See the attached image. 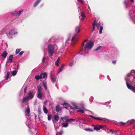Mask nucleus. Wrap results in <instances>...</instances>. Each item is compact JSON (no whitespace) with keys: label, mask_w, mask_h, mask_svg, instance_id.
Returning <instances> with one entry per match:
<instances>
[{"label":"nucleus","mask_w":135,"mask_h":135,"mask_svg":"<svg viewBox=\"0 0 135 135\" xmlns=\"http://www.w3.org/2000/svg\"><path fill=\"white\" fill-rule=\"evenodd\" d=\"M69 123V122L62 123V127H68V124Z\"/></svg>","instance_id":"2eb2a0df"},{"label":"nucleus","mask_w":135,"mask_h":135,"mask_svg":"<svg viewBox=\"0 0 135 135\" xmlns=\"http://www.w3.org/2000/svg\"><path fill=\"white\" fill-rule=\"evenodd\" d=\"M29 121H30V120H27V122L26 123V124L27 125V122H29Z\"/></svg>","instance_id":"13d9d810"},{"label":"nucleus","mask_w":135,"mask_h":135,"mask_svg":"<svg viewBox=\"0 0 135 135\" xmlns=\"http://www.w3.org/2000/svg\"><path fill=\"white\" fill-rule=\"evenodd\" d=\"M81 15L82 17V19H84L85 18V15L84 12H81Z\"/></svg>","instance_id":"4be33fe9"},{"label":"nucleus","mask_w":135,"mask_h":135,"mask_svg":"<svg viewBox=\"0 0 135 135\" xmlns=\"http://www.w3.org/2000/svg\"><path fill=\"white\" fill-rule=\"evenodd\" d=\"M41 0H36L33 4V6L35 7L40 2Z\"/></svg>","instance_id":"6ab92c4d"},{"label":"nucleus","mask_w":135,"mask_h":135,"mask_svg":"<svg viewBox=\"0 0 135 135\" xmlns=\"http://www.w3.org/2000/svg\"><path fill=\"white\" fill-rule=\"evenodd\" d=\"M42 78H45L47 76V75L46 73H42Z\"/></svg>","instance_id":"c756f323"},{"label":"nucleus","mask_w":135,"mask_h":135,"mask_svg":"<svg viewBox=\"0 0 135 135\" xmlns=\"http://www.w3.org/2000/svg\"><path fill=\"white\" fill-rule=\"evenodd\" d=\"M38 88L37 91L38 92H41L42 90V88L41 86H37Z\"/></svg>","instance_id":"a878e982"},{"label":"nucleus","mask_w":135,"mask_h":135,"mask_svg":"<svg viewBox=\"0 0 135 135\" xmlns=\"http://www.w3.org/2000/svg\"><path fill=\"white\" fill-rule=\"evenodd\" d=\"M13 31H10L9 32V34L10 35H13Z\"/></svg>","instance_id":"a19ab883"},{"label":"nucleus","mask_w":135,"mask_h":135,"mask_svg":"<svg viewBox=\"0 0 135 135\" xmlns=\"http://www.w3.org/2000/svg\"><path fill=\"white\" fill-rule=\"evenodd\" d=\"M85 110H87V111H90V112H91V113L92 114L93 113L92 112H91V111H89V110H85Z\"/></svg>","instance_id":"e2e57ef3"},{"label":"nucleus","mask_w":135,"mask_h":135,"mask_svg":"<svg viewBox=\"0 0 135 135\" xmlns=\"http://www.w3.org/2000/svg\"><path fill=\"white\" fill-rule=\"evenodd\" d=\"M27 89V86H26L24 89V92L25 93H26V92Z\"/></svg>","instance_id":"37998d69"},{"label":"nucleus","mask_w":135,"mask_h":135,"mask_svg":"<svg viewBox=\"0 0 135 135\" xmlns=\"http://www.w3.org/2000/svg\"><path fill=\"white\" fill-rule=\"evenodd\" d=\"M64 65H65L64 64H63L62 65V66L60 67L59 70L57 71V74H58L60 72H61L62 71V70L63 69V68H64Z\"/></svg>","instance_id":"dca6fc26"},{"label":"nucleus","mask_w":135,"mask_h":135,"mask_svg":"<svg viewBox=\"0 0 135 135\" xmlns=\"http://www.w3.org/2000/svg\"><path fill=\"white\" fill-rule=\"evenodd\" d=\"M60 58L59 57L57 60L55 62V65L57 66H59V62Z\"/></svg>","instance_id":"cd10ccee"},{"label":"nucleus","mask_w":135,"mask_h":135,"mask_svg":"<svg viewBox=\"0 0 135 135\" xmlns=\"http://www.w3.org/2000/svg\"><path fill=\"white\" fill-rule=\"evenodd\" d=\"M101 24L100 23H97V25H96L97 27V29H99V27L101 26Z\"/></svg>","instance_id":"ea45409f"},{"label":"nucleus","mask_w":135,"mask_h":135,"mask_svg":"<svg viewBox=\"0 0 135 135\" xmlns=\"http://www.w3.org/2000/svg\"><path fill=\"white\" fill-rule=\"evenodd\" d=\"M63 132V131H61L59 133L58 135H62V133Z\"/></svg>","instance_id":"49530a36"},{"label":"nucleus","mask_w":135,"mask_h":135,"mask_svg":"<svg viewBox=\"0 0 135 135\" xmlns=\"http://www.w3.org/2000/svg\"><path fill=\"white\" fill-rule=\"evenodd\" d=\"M69 117L68 116H66L64 117V119L65 120L66 122H69L70 123V121L71 120H75L74 119H68Z\"/></svg>","instance_id":"6e6552de"},{"label":"nucleus","mask_w":135,"mask_h":135,"mask_svg":"<svg viewBox=\"0 0 135 135\" xmlns=\"http://www.w3.org/2000/svg\"><path fill=\"white\" fill-rule=\"evenodd\" d=\"M77 34H75L74 35V36L72 37L71 39L72 41H73L74 40L75 38V37L77 36Z\"/></svg>","instance_id":"f704fd0d"},{"label":"nucleus","mask_w":135,"mask_h":135,"mask_svg":"<svg viewBox=\"0 0 135 135\" xmlns=\"http://www.w3.org/2000/svg\"><path fill=\"white\" fill-rule=\"evenodd\" d=\"M102 47V46H99L97 48L94 50V51H97L100 50Z\"/></svg>","instance_id":"2f4dec72"},{"label":"nucleus","mask_w":135,"mask_h":135,"mask_svg":"<svg viewBox=\"0 0 135 135\" xmlns=\"http://www.w3.org/2000/svg\"><path fill=\"white\" fill-rule=\"evenodd\" d=\"M127 124L128 125H129L133 124L134 127V126L135 125V120L133 119L129 120L127 122Z\"/></svg>","instance_id":"0eeeda50"},{"label":"nucleus","mask_w":135,"mask_h":135,"mask_svg":"<svg viewBox=\"0 0 135 135\" xmlns=\"http://www.w3.org/2000/svg\"><path fill=\"white\" fill-rule=\"evenodd\" d=\"M34 96V94L33 92L30 91L28 92V95L25 97L23 99L22 101H27L30 99L32 98Z\"/></svg>","instance_id":"20e7f679"},{"label":"nucleus","mask_w":135,"mask_h":135,"mask_svg":"<svg viewBox=\"0 0 135 135\" xmlns=\"http://www.w3.org/2000/svg\"><path fill=\"white\" fill-rule=\"evenodd\" d=\"M30 112V111L29 108V107H28L26 108V111L25 112V114L26 116H29Z\"/></svg>","instance_id":"1a4fd4ad"},{"label":"nucleus","mask_w":135,"mask_h":135,"mask_svg":"<svg viewBox=\"0 0 135 135\" xmlns=\"http://www.w3.org/2000/svg\"><path fill=\"white\" fill-rule=\"evenodd\" d=\"M95 28V27L93 26V31H94Z\"/></svg>","instance_id":"4d7b16f0"},{"label":"nucleus","mask_w":135,"mask_h":135,"mask_svg":"<svg viewBox=\"0 0 135 135\" xmlns=\"http://www.w3.org/2000/svg\"><path fill=\"white\" fill-rule=\"evenodd\" d=\"M35 78L36 80H39L41 79V77L39 75H36L35 76Z\"/></svg>","instance_id":"473e14b6"},{"label":"nucleus","mask_w":135,"mask_h":135,"mask_svg":"<svg viewBox=\"0 0 135 135\" xmlns=\"http://www.w3.org/2000/svg\"><path fill=\"white\" fill-rule=\"evenodd\" d=\"M77 119L78 120H85V119L84 118H81L80 117H78L77 118Z\"/></svg>","instance_id":"c9c22d12"},{"label":"nucleus","mask_w":135,"mask_h":135,"mask_svg":"<svg viewBox=\"0 0 135 135\" xmlns=\"http://www.w3.org/2000/svg\"><path fill=\"white\" fill-rule=\"evenodd\" d=\"M10 73L9 72H7V74L6 76L5 77V79L6 80H7L9 78Z\"/></svg>","instance_id":"5701e85b"},{"label":"nucleus","mask_w":135,"mask_h":135,"mask_svg":"<svg viewBox=\"0 0 135 135\" xmlns=\"http://www.w3.org/2000/svg\"><path fill=\"white\" fill-rule=\"evenodd\" d=\"M73 106L74 108L76 109H78L77 110V112H80L81 113H84V110L83 109H80V108L84 109L85 106L84 104L82 105L81 106L79 105H78L75 103L73 104Z\"/></svg>","instance_id":"f03ea898"},{"label":"nucleus","mask_w":135,"mask_h":135,"mask_svg":"<svg viewBox=\"0 0 135 135\" xmlns=\"http://www.w3.org/2000/svg\"><path fill=\"white\" fill-rule=\"evenodd\" d=\"M54 119L57 122L59 119V117L57 115H55L54 116Z\"/></svg>","instance_id":"bb28decb"},{"label":"nucleus","mask_w":135,"mask_h":135,"mask_svg":"<svg viewBox=\"0 0 135 135\" xmlns=\"http://www.w3.org/2000/svg\"><path fill=\"white\" fill-rule=\"evenodd\" d=\"M11 13L12 15H16V14L15 13V11L13 12H11Z\"/></svg>","instance_id":"c03bdc74"},{"label":"nucleus","mask_w":135,"mask_h":135,"mask_svg":"<svg viewBox=\"0 0 135 135\" xmlns=\"http://www.w3.org/2000/svg\"><path fill=\"white\" fill-rule=\"evenodd\" d=\"M43 110L44 113L45 114H47L48 112V110L45 107L44 105L43 106Z\"/></svg>","instance_id":"393cba45"},{"label":"nucleus","mask_w":135,"mask_h":135,"mask_svg":"<svg viewBox=\"0 0 135 135\" xmlns=\"http://www.w3.org/2000/svg\"><path fill=\"white\" fill-rule=\"evenodd\" d=\"M110 132H111L112 134H113L114 133V132L112 130H110Z\"/></svg>","instance_id":"603ef678"},{"label":"nucleus","mask_w":135,"mask_h":135,"mask_svg":"<svg viewBox=\"0 0 135 135\" xmlns=\"http://www.w3.org/2000/svg\"><path fill=\"white\" fill-rule=\"evenodd\" d=\"M89 116L90 117H92L95 119H97V120H103L104 121H105V119H104L103 118H100V117H94L92 115H89Z\"/></svg>","instance_id":"f8f14e48"},{"label":"nucleus","mask_w":135,"mask_h":135,"mask_svg":"<svg viewBox=\"0 0 135 135\" xmlns=\"http://www.w3.org/2000/svg\"><path fill=\"white\" fill-rule=\"evenodd\" d=\"M126 123H124L123 122H120V124L122 125H124Z\"/></svg>","instance_id":"a18cd8bd"},{"label":"nucleus","mask_w":135,"mask_h":135,"mask_svg":"<svg viewBox=\"0 0 135 135\" xmlns=\"http://www.w3.org/2000/svg\"><path fill=\"white\" fill-rule=\"evenodd\" d=\"M63 104L64 105V107L65 108L67 109H68V107L69 106V104L68 103L65 102L64 103H63Z\"/></svg>","instance_id":"aec40b11"},{"label":"nucleus","mask_w":135,"mask_h":135,"mask_svg":"<svg viewBox=\"0 0 135 135\" xmlns=\"http://www.w3.org/2000/svg\"><path fill=\"white\" fill-rule=\"evenodd\" d=\"M45 59L44 58H43V60H44Z\"/></svg>","instance_id":"774afa93"},{"label":"nucleus","mask_w":135,"mask_h":135,"mask_svg":"<svg viewBox=\"0 0 135 135\" xmlns=\"http://www.w3.org/2000/svg\"><path fill=\"white\" fill-rule=\"evenodd\" d=\"M24 52V51H22L21 52L19 53V55L20 56L22 55V54Z\"/></svg>","instance_id":"79ce46f5"},{"label":"nucleus","mask_w":135,"mask_h":135,"mask_svg":"<svg viewBox=\"0 0 135 135\" xmlns=\"http://www.w3.org/2000/svg\"><path fill=\"white\" fill-rule=\"evenodd\" d=\"M109 102H105L104 103V104L106 105L107 106H108L109 104Z\"/></svg>","instance_id":"4c0bfd02"},{"label":"nucleus","mask_w":135,"mask_h":135,"mask_svg":"<svg viewBox=\"0 0 135 135\" xmlns=\"http://www.w3.org/2000/svg\"><path fill=\"white\" fill-rule=\"evenodd\" d=\"M13 58V55H11L9 56V58L8 59V62H9L10 63H11L12 62Z\"/></svg>","instance_id":"f3484780"},{"label":"nucleus","mask_w":135,"mask_h":135,"mask_svg":"<svg viewBox=\"0 0 135 135\" xmlns=\"http://www.w3.org/2000/svg\"><path fill=\"white\" fill-rule=\"evenodd\" d=\"M47 82L46 81H44L42 82V84L44 85V88L46 90L47 89Z\"/></svg>","instance_id":"a211bd4d"},{"label":"nucleus","mask_w":135,"mask_h":135,"mask_svg":"<svg viewBox=\"0 0 135 135\" xmlns=\"http://www.w3.org/2000/svg\"><path fill=\"white\" fill-rule=\"evenodd\" d=\"M97 25V24L95 23H93V26L95 27V26Z\"/></svg>","instance_id":"6e6d98bb"},{"label":"nucleus","mask_w":135,"mask_h":135,"mask_svg":"<svg viewBox=\"0 0 135 135\" xmlns=\"http://www.w3.org/2000/svg\"><path fill=\"white\" fill-rule=\"evenodd\" d=\"M22 11H15V13L16 14V15H18V16H19L22 12Z\"/></svg>","instance_id":"b1692460"},{"label":"nucleus","mask_w":135,"mask_h":135,"mask_svg":"<svg viewBox=\"0 0 135 135\" xmlns=\"http://www.w3.org/2000/svg\"><path fill=\"white\" fill-rule=\"evenodd\" d=\"M103 29V27L102 26H101L100 27V29H99V33L101 34L102 33V31Z\"/></svg>","instance_id":"7c9ffc66"},{"label":"nucleus","mask_w":135,"mask_h":135,"mask_svg":"<svg viewBox=\"0 0 135 135\" xmlns=\"http://www.w3.org/2000/svg\"><path fill=\"white\" fill-rule=\"evenodd\" d=\"M8 54L7 53L6 51L3 52V53L1 54V56L4 59H5Z\"/></svg>","instance_id":"4468645a"},{"label":"nucleus","mask_w":135,"mask_h":135,"mask_svg":"<svg viewBox=\"0 0 135 135\" xmlns=\"http://www.w3.org/2000/svg\"><path fill=\"white\" fill-rule=\"evenodd\" d=\"M88 40V39H86V40H85L83 41V42L84 43L86 41Z\"/></svg>","instance_id":"052dcab7"},{"label":"nucleus","mask_w":135,"mask_h":135,"mask_svg":"<svg viewBox=\"0 0 135 135\" xmlns=\"http://www.w3.org/2000/svg\"><path fill=\"white\" fill-rule=\"evenodd\" d=\"M51 79L53 83H55L56 81V78L53 75H51L50 76Z\"/></svg>","instance_id":"9b49d317"},{"label":"nucleus","mask_w":135,"mask_h":135,"mask_svg":"<svg viewBox=\"0 0 135 135\" xmlns=\"http://www.w3.org/2000/svg\"><path fill=\"white\" fill-rule=\"evenodd\" d=\"M134 17H135V18H133V19L135 21V16Z\"/></svg>","instance_id":"338daca9"},{"label":"nucleus","mask_w":135,"mask_h":135,"mask_svg":"<svg viewBox=\"0 0 135 135\" xmlns=\"http://www.w3.org/2000/svg\"><path fill=\"white\" fill-rule=\"evenodd\" d=\"M84 42H83V44H82V47H83L84 46Z\"/></svg>","instance_id":"bf43d9fd"},{"label":"nucleus","mask_w":135,"mask_h":135,"mask_svg":"<svg viewBox=\"0 0 135 135\" xmlns=\"http://www.w3.org/2000/svg\"><path fill=\"white\" fill-rule=\"evenodd\" d=\"M74 60H73L70 63L69 65V66H72L74 65Z\"/></svg>","instance_id":"e433bc0d"},{"label":"nucleus","mask_w":135,"mask_h":135,"mask_svg":"<svg viewBox=\"0 0 135 135\" xmlns=\"http://www.w3.org/2000/svg\"><path fill=\"white\" fill-rule=\"evenodd\" d=\"M21 50V49H17L16 51V54H18Z\"/></svg>","instance_id":"72a5a7b5"},{"label":"nucleus","mask_w":135,"mask_h":135,"mask_svg":"<svg viewBox=\"0 0 135 135\" xmlns=\"http://www.w3.org/2000/svg\"><path fill=\"white\" fill-rule=\"evenodd\" d=\"M17 32H16L15 33H14V34H17Z\"/></svg>","instance_id":"0e129e2a"},{"label":"nucleus","mask_w":135,"mask_h":135,"mask_svg":"<svg viewBox=\"0 0 135 135\" xmlns=\"http://www.w3.org/2000/svg\"><path fill=\"white\" fill-rule=\"evenodd\" d=\"M78 1H79V2H81V3H83V1H82L81 0H77Z\"/></svg>","instance_id":"3c124183"},{"label":"nucleus","mask_w":135,"mask_h":135,"mask_svg":"<svg viewBox=\"0 0 135 135\" xmlns=\"http://www.w3.org/2000/svg\"><path fill=\"white\" fill-rule=\"evenodd\" d=\"M17 73V71L16 70L13 71L12 73L11 74L13 76H15Z\"/></svg>","instance_id":"c85d7f7f"},{"label":"nucleus","mask_w":135,"mask_h":135,"mask_svg":"<svg viewBox=\"0 0 135 135\" xmlns=\"http://www.w3.org/2000/svg\"><path fill=\"white\" fill-rule=\"evenodd\" d=\"M51 116L50 115H48V120H51Z\"/></svg>","instance_id":"58836bf2"},{"label":"nucleus","mask_w":135,"mask_h":135,"mask_svg":"<svg viewBox=\"0 0 135 135\" xmlns=\"http://www.w3.org/2000/svg\"><path fill=\"white\" fill-rule=\"evenodd\" d=\"M61 107L58 104L56 105V112L57 113L60 112V111L61 110Z\"/></svg>","instance_id":"9d476101"},{"label":"nucleus","mask_w":135,"mask_h":135,"mask_svg":"<svg viewBox=\"0 0 135 135\" xmlns=\"http://www.w3.org/2000/svg\"><path fill=\"white\" fill-rule=\"evenodd\" d=\"M124 3L126 5H127L128 4V2L126 1H124Z\"/></svg>","instance_id":"de8ad7c7"},{"label":"nucleus","mask_w":135,"mask_h":135,"mask_svg":"<svg viewBox=\"0 0 135 135\" xmlns=\"http://www.w3.org/2000/svg\"><path fill=\"white\" fill-rule=\"evenodd\" d=\"M94 44L91 42H87L86 44V45L84 47V50H80V52L84 51V52L86 53H87L88 52V50L87 49H90L93 46Z\"/></svg>","instance_id":"f257e3e1"},{"label":"nucleus","mask_w":135,"mask_h":135,"mask_svg":"<svg viewBox=\"0 0 135 135\" xmlns=\"http://www.w3.org/2000/svg\"><path fill=\"white\" fill-rule=\"evenodd\" d=\"M112 63L114 64H115L116 63V61L115 60H113L112 61Z\"/></svg>","instance_id":"09e8293b"},{"label":"nucleus","mask_w":135,"mask_h":135,"mask_svg":"<svg viewBox=\"0 0 135 135\" xmlns=\"http://www.w3.org/2000/svg\"><path fill=\"white\" fill-rule=\"evenodd\" d=\"M42 73H41L40 75H39L40 76V77H41V79H42V76H43V75H42Z\"/></svg>","instance_id":"8fccbe9b"},{"label":"nucleus","mask_w":135,"mask_h":135,"mask_svg":"<svg viewBox=\"0 0 135 135\" xmlns=\"http://www.w3.org/2000/svg\"><path fill=\"white\" fill-rule=\"evenodd\" d=\"M41 92H38V95L37 96V97L40 99H42V94H41Z\"/></svg>","instance_id":"412c9836"},{"label":"nucleus","mask_w":135,"mask_h":135,"mask_svg":"<svg viewBox=\"0 0 135 135\" xmlns=\"http://www.w3.org/2000/svg\"><path fill=\"white\" fill-rule=\"evenodd\" d=\"M127 86L128 88L134 92H135V87L129 85L127 83H126Z\"/></svg>","instance_id":"39448f33"},{"label":"nucleus","mask_w":135,"mask_h":135,"mask_svg":"<svg viewBox=\"0 0 135 135\" xmlns=\"http://www.w3.org/2000/svg\"><path fill=\"white\" fill-rule=\"evenodd\" d=\"M80 28L79 26H78L75 28V33H76V34H77V35L80 32Z\"/></svg>","instance_id":"ddd939ff"},{"label":"nucleus","mask_w":135,"mask_h":135,"mask_svg":"<svg viewBox=\"0 0 135 135\" xmlns=\"http://www.w3.org/2000/svg\"><path fill=\"white\" fill-rule=\"evenodd\" d=\"M61 119H64V117H61L60 118Z\"/></svg>","instance_id":"680f3d73"},{"label":"nucleus","mask_w":135,"mask_h":135,"mask_svg":"<svg viewBox=\"0 0 135 135\" xmlns=\"http://www.w3.org/2000/svg\"><path fill=\"white\" fill-rule=\"evenodd\" d=\"M86 131H90L91 130H90V129H87V130H86Z\"/></svg>","instance_id":"69168bd1"},{"label":"nucleus","mask_w":135,"mask_h":135,"mask_svg":"<svg viewBox=\"0 0 135 135\" xmlns=\"http://www.w3.org/2000/svg\"><path fill=\"white\" fill-rule=\"evenodd\" d=\"M103 126L102 125H94V129L97 131H98L100 129H102L103 127Z\"/></svg>","instance_id":"423d86ee"},{"label":"nucleus","mask_w":135,"mask_h":135,"mask_svg":"<svg viewBox=\"0 0 135 135\" xmlns=\"http://www.w3.org/2000/svg\"><path fill=\"white\" fill-rule=\"evenodd\" d=\"M19 67H20V66H19V64H17V69H19Z\"/></svg>","instance_id":"864d4df0"},{"label":"nucleus","mask_w":135,"mask_h":135,"mask_svg":"<svg viewBox=\"0 0 135 135\" xmlns=\"http://www.w3.org/2000/svg\"><path fill=\"white\" fill-rule=\"evenodd\" d=\"M48 49L49 56L50 57L52 56L55 52V49L54 46L52 45H49L48 46Z\"/></svg>","instance_id":"7ed1b4c3"},{"label":"nucleus","mask_w":135,"mask_h":135,"mask_svg":"<svg viewBox=\"0 0 135 135\" xmlns=\"http://www.w3.org/2000/svg\"><path fill=\"white\" fill-rule=\"evenodd\" d=\"M96 20H94V21L93 23H96V24H97V22H96Z\"/></svg>","instance_id":"5fc2aeb1"}]
</instances>
